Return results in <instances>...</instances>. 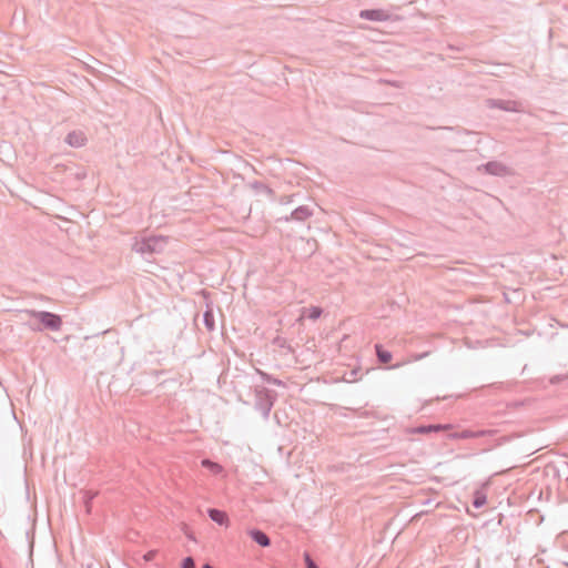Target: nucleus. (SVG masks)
I'll return each mask as SVG.
<instances>
[{
	"label": "nucleus",
	"instance_id": "8",
	"mask_svg": "<svg viewBox=\"0 0 568 568\" xmlns=\"http://www.w3.org/2000/svg\"><path fill=\"white\" fill-rule=\"evenodd\" d=\"M64 141L72 148H81L85 145L88 139L83 131L74 130L67 134Z\"/></svg>",
	"mask_w": 568,
	"mask_h": 568
},
{
	"label": "nucleus",
	"instance_id": "28",
	"mask_svg": "<svg viewBox=\"0 0 568 568\" xmlns=\"http://www.w3.org/2000/svg\"><path fill=\"white\" fill-rule=\"evenodd\" d=\"M87 568H92V567L89 565V566H87Z\"/></svg>",
	"mask_w": 568,
	"mask_h": 568
},
{
	"label": "nucleus",
	"instance_id": "19",
	"mask_svg": "<svg viewBox=\"0 0 568 568\" xmlns=\"http://www.w3.org/2000/svg\"><path fill=\"white\" fill-rule=\"evenodd\" d=\"M323 310L318 306H312L308 308L307 317L311 320H317L321 317Z\"/></svg>",
	"mask_w": 568,
	"mask_h": 568
},
{
	"label": "nucleus",
	"instance_id": "11",
	"mask_svg": "<svg viewBox=\"0 0 568 568\" xmlns=\"http://www.w3.org/2000/svg\"><path fill=\"white\" fill-rule=\"evenodd\" d=\"M450 428V425L443 424H428V425H419L414 428L415 434L427 435L430 433H438Z\"/></svg>",
	"mask_w": 568,
	"mask_h": 568
},
{
	"label": "nucleus",
	"instance_id": "17",
	"mask_svg": "<svg viewBox=\"0 0 568 568\" xmlns=\"http://www.w3.org/2000/svg\"><path fill=\"white\" fill-rule=\"evenodd\" d=\"M202 465H203V467L210 469L214 474H219L222 471V466L215 462H212L211 459H207V458L203 459Z\"/></svg>",
	"mask_w": 568,
	"mask_h": 568
},
{
	"label": "nucleus",
	"instance_id": "13",
	"mask_svg": "<svg viewBox=\"0 0 568 568\" xmlns=\"http://www.w3.org/2000/svg\"><path fill=\"white\" fill-rule=\"evenodd\" d=\"M374 348L379 364H388L392 361V353L385 349L382 344H375Z\"/></svg>",
	"mask_w": 568,
	"mask_h": 568
},
{
	"label": "nucleus",
	"instance_id": "4",
	"mask_svg": "<svg viewBox=\"0 0 568 568\" xmlns=\"http://www.w3.org/2000/svg\"><path fill=\"white\" fill-rule=\"evenodd\" d=\"M477 171L500 178L511 174V169L499 161L484 163L477 168Z\"/></svg>",
	"mask_w": 568,
	"mask_h": 568
},
{
	"label": "nucleus",
	"instance_id": "7",
	"mask_svg": "<svg viewBox=\"0 0 568 568\" xmlns=\"http://www.w3.org/2000/svg\"><path fill=\"white\" fill-rule=\"evenodd\" d=\"M359 17L371 21H386L389 19V14L382 9H365L359 12Z\"/></svg>",
	"mask_w": 568,
	"mask_h": 568
},
{
	"label": "nucleus",
	"instance_id": "20",
	"mask_svg": "<svg viewBox=\"0 0 568 568\" xmlns=\"http://www.w3.org/2000/svg\"><path fill=\"white\" fill-rule=\"evenodd\" d=\"M181 568H196V564L193 557H185L181 562Z\"/></svg>",
	"mask_w": 568,
	"mask_h": 568
},
{
	"label": "nucleus",
	"instance_id": "18",
	"mask_svg": "<svg viewBox=\"0 0 568 568\" xmlns=\"http://www.w3.org/2000/svg\"><path fill=\"white\" fill-rule=\"evenodd\" d=\"M487 503L486 495L481 493H476L474 496L473 505L475 508H480Z\"/></svg>",
	"mask_w": 568,
	"mask_h": 568
},
{
	"label": "nucleus",
	"instance_id": "15",
	"mask_svg": "<svg viewBox=\"0 0 568 568\" xmlns=\"http://www.w3.org/2000/svg\"><path fill=\"white\" fill-rule=\"evenodd\" d=\"M251 187L258 193H264L268 197H273L275 195V192L267 184L260 181L253 182Z\"/></svg>",
	"mask_w": 568,
	"mask_h": 568
},
{
	"label": "nucleus",
	"instance_id": "10",
	"mask_svg": "<svg viewBox=\"0 0 568 568\" xmlns=\"http://www.w3.org/2000/svg\"><path fill=\"white\" fill-rule=\"evenodd\" d=\"M247 534L251 537V539L254 542H256L258 546H261L263 548L271 546V538L263 530H261L258 528H252L248 530Z\"/></svg>",
	"mask_w": 568,
	"mask_h": 568
},
{
	"label": "nucleus",
	"instance_id": "14",
	"mask_svg": "<svg viewBox=\"0 0 568 568\" xmlns=\"http://www.w3.org/2000/svg\"><path fill=\"white\" fill-rule=\"evenodd\" d=\"M203 322L209 332H213L215 329V320L212 307L207 304L206 310L203 314Z\"/></svg>",
	"mask_w": 568,
	"mask_h": 568
},
{
	"label": "nucleus",
	"instance_id": "26",
	"mask_svg": "<svg viewBox=\"0 0 568 568\" xmlns=\"http://www.w3.org/2000/svg\"><path fill=\"white\" fill-rule=\"evenodd\" d=\"M349 376H351V378L348 379L349 382L356 381L357 379V377H356L357 371L356 369L351 371Z\"/></svg>",
	"mask_w": 568,
	"mask_h": 568
},
{
	"label": "nucleus",
	"instance_id": "16",
	"mask_svg": "<svg viewBox=\"0 0 568 568\" xmlns=\"http://www.w3.org/2000/svg\"><path fill=\"white\" fill-rule=\"evenodd\" d=\"M98 496V491L93 490H84L83 491V504L85 507L87 514L91 513L92 509V500Z\"/></svg>",
	"mask_w": 568,
	"mask_h": 568
},
{
	"label": "nucleus",
	"instance_id": "23",
	"mask_svg": "<svg viewBox=\"0 0 568 568\" xmlns=\"http://www.w3.org/2000/svg\"><path fill=\"white\" fill-rule=\"evenodd\" d=\"M304 560L306 568H320L307 552L304 554Z\"/></svg>",
	"mask_w": 568,
	"mask_h": 568
},
{
	"label": "nucleus",
	"instance_id": "24",
	"mask_svg": "<svg viewBox=\"0 0 568 568\" xmlns=\"http://www.w3.org/2000/svg\"><path fill=\"white\" fill-rule=\"evenodd\" d=\"M273 344L278 346V347H284L285 344H286V341L280 336H276L274 339H273Z\"/></svg>",
	"mask_w": 568,
	"mask_h": 568
},
{
	"label": "nucleus",
	"instance_id": "12",
	"mask_svg": "<svg viewBox=\"0 0 568 568\" xmlns=\"http://www.w3.org/2000/svg\"><path fill=\"white\" fill-rule=\"evenodd\" d=\"M207 516L210 517L211 520H213L220 526H227L229 524V516L224 510L217 508H209Z\"/></svg>",
	"mask_w": 568,
	"mask_h": 568
},
{
	"label": "nucleus",
	"instance_id": "27",
	"mask_svg": "<svg viewBox=\"0 0 568 568\" xmlns=\"http://www.w3.org/2000/svg\"><path fill=\"white\" fill-rule=\"evenodd\" d=\"M202 568H214V567H213L212 565H210V564H204V565L202 566Z\"/></svg>",
	"mask_w": 568,
	"mask_h": 568
},
{
	"label": "nucleus",
	"instance_id": "5",
	"mask_svg": "<svg viewBox=\"0 0 568 568\" xmlns=\"http://www.w3.org/2000/svg\"><path fill=\"white\" fill-rule=\"evenodd\" d=\"M493 433H494V430H489V429H480V430L464 429L462 432H456V433L449 434V437L453 439H469V438L485 437V436L491 435Z\"/></svg>",
	"mask_w": 568,
	"mask_h": 568
},
{
	"label": "nucleus",
	"instance_id": "1",
	"mask_svg": "<svg viewBox=\"0 0 568 568\" xmlns=\"http://www.w3.org/2000/svg\"><path fill=\"white\" fill-rule=\"evenodd\" d=\"M169 237L164 235H150L141 239L135 237L132 244V251L142 256H152L164 252Z\"/></svg>",
	"mask_w": 568,
	"mask_h": 568
},
{
	"label": "nucleus",
	"instance_id": "21",
	"mask_svg": "<svg viewBox=\"0 0 568 568\" xmlns=\"http://www.w3.org/2000/svg\"><path fill=\"white\" fill-rule=\"evenodd\" d=\"M158 555V550L156 549H152V550H149L146 554H144L142 556V561L143 562H149V561H152Z\"/></svg>",
	"mask_w": 568,
	"mask_h": 568
},
{
	"label": "nucleus",
	"instance_id": "6",
	"mask_svg": "<svg viewBox=\"0 0 568 568\" xmlns=\"http://www.w3.org/2000/svg\"><path fill=\"white\" fill-rule=\"evenodd\" d=\"M487 103L490 108H497L508 112H518L520 109V104L517 101L513 100H495L489 99Z\"/></svg>",
	"mask_w": 568,
	"mask_h": 568
},
{
	"label": "nucleus",
	"instance_id": "9",
	"mask_svg": "<svg viewBox=\"0 0 568 568\" xmlns=\"http://www.w3.org/2000/svg\"><path fill=\"white\" fill-rule=\"evenodd\" d=\"M313 215V210L307 205H301L296 207L292 213L291 216H285V221L295 220L298 222H304L307 219H310Z\"/></svg>",
	"mask_w": 568,
	"mask_h": 568
},
{
	"label": "nucleus",
	"instance_id": "22",
	"mask_svg": "<svg viewBox=\"0 0 568 568\" xmlns=\"http://www.w3.org/2000/svg\"><path fill=\"white\" fill-rule=\"evenodd\" d=\"M258 373L261 374V376L263 377L264 381H266L268 383H272V384H275V385H282V382L280 379L273 378L268 374H266L264 372H261V371H258Z\"/></svg>",
	"mask_w": 568,
	"mask_h": 568
},
{
	"label": "nucleus",
	"instance_id": "25",
	"mask_svg": "<svg viewBox=\"0 0 568 568\" xmlns=\"http://www.w3.org/2000/svg\"><path fill=\"white\" fill-rule=\"evenodd\" d=\"M292 197H293V195H290V196L284 195V196H282V197L280 199V203H282V204H287V203H290V202L292 201Z\"/></svg>",
	"mask_w": 568,
	"mask_h": 568
},
{
	"label": "nucleus",
	"instance_id": "3",
	"mask_svg": "<svg viewBox=\"0 0 568 568\" xmlns=\"http://www.w3.org/2000/svg\"><path fill=\"white\" fill-rule=\"evenodd\" d=\"M255 408L262 414L264 418H268L272 407L277 398V394L273 389H268L264 386H255Z\"/></svg>",
	"mask_w": 568,
	"mask_h": 568
},
{
	"label": "nucleus",
	"instance_id": "2",
	"mask_svg": "<svg viewBox=\"0 0 568 568\" xmlns=\"http://www.w3.org/2000/svg\"><path fill=\"white\" fill-rule=\"evenodd\" d=\"M23 313L29 317L37 320L38 323L36 325H31V328L36 332H58L61 329L63 324L60 315L48 311L24 310Z\"/></svg>",
	"mask_w": 568,
	"mask_h": 568
}]
</instances>
